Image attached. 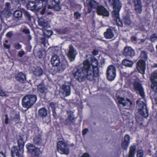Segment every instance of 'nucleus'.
I'll return each mask as SVG.
<instances>
[{"label": "nucleus", "mask_w": 157, "mask_h": 157, "mask_svg": "<svg viewBox=\"0 0 157 157\" xmlns=\"http://www.w3.org/2000/svg\"><path fill=\"white\" fill-rule=\"evenodd\" d=\"M84 68L85 69V78L91 81L98 76L99 71L98 67L93 66L89 60H86L84 61Z\"/></svg>", "instance_id": "obj_1"}, {"label": "nucleus", "mask_w": 157, "mask_h": 157, "mask_svg": "<svg viewBox=\"0 0 157 157\" xmlns=\"http://www.w3.org/2000/svg\"><path fill=\"white\" fill-rule=\"evenodd\" d=\"M48 2L44 0H36L35 2L29 1L27 4V8L32 10H39L41 9L40 13L43 15L45 13Z\"/></svg>", "instance_id": "obj_2"}, {"label": "nucleus", "mask_w": 157, "mask_h": 157, "mask_svg": "<svg viewBox=\"0 0 157 157\" xmlns=\"http://www.w3.org/2000/svg\"><path fill=\"white\" fill-rule=\"evenodd\" d=\"M109 4L113 6V10L112 11L113 18L115 19L117 25L120 26L123 25L122 23L120 21L119 12L122 7V4L119 0H108Z\"/></svg>", "instance_id": "obj_3"}, {"label": "nucleus", "mask_w": 157, "mask_h": 157, "mask_svg": "<svg viewBox=\"0 0 157 157\" xmlns=\"http://www.w3.org/2000/svg\"><path fill=\"white\" fill-rule=\"evenodd\" d=\"M37 98L34 95H28L23 98L22 101L24 108L29 109L32 106L36 101Z\"/></svg>", "instance_id": "obj_4"}, {"label": "nucleus", "mask_w": 157, "mask_h": 157, "mask_svg": "<svg viewBox=\"0 0 157 157\" xmlns=\"http://www.w3.org/2000/svg\"><path fill=\"white\" fill-rule=\"evenodd\" d=\"M141 60H139L137 63V68L139 71L142 74L145 73V64L144 62L147 58V54L146 52L143 51L140 56Z\"/></svg>", "instance_id": "obj_5"}, {"label": "nucleus", "mask_w": 157, "mask_h": 157, "mask_svg": "<svg viewBox=\"0 0 157 157\" xmlns=\"http://www.w3.org/2000/svg\"><path fill=\"white\" fill-rule=\"evenodd\" d=\"M85 69L84 68V62L83 66L82 67H78L76 71L73 73L74 77L79 82H82L85 79Z\"/></svg>", "instance_id": "obj_6"}, {"label": "nucleus", "mask_w": 157, "mask_h": 157, "mask_svg": "<svg viewBox=\"0 0 157 157\" xmlns=\"http://www.w3.org/2000/svg\"><path fill=\"white\" fill-rule=\"evenodd\" d=\"M136 103L139 104L138 111L140 114L144 117H148V113L144 99L138 100L136 101Z\"/></svg>", "instance_id": "obj_7"}, {"label": "nucleus", "mask_w": 157, "mask_h": 157, "mask_svg": "<svg viewBox=\"0 0 157 157\" xmlns=\"http://www.w3.org/2000/svg\"><path fill=\"white\" fill-rule=\"evenodd\" d=\"M57 151L61 154L68 155L69 151L67 144L63 141H60L57 144Z\"/></svg>", "instance_id": "obj_8"}, {"label": "nucleus", "mask_w": 157, "mask_h": 157, "mask_svg": "<svg viewBox=\"0 0 157 157\" xmlns=\"http://www.w3.org/2000/svg\"><path fill=\"white\" fill-rule=\"evenodd\" d=\"M106 75L108 80L110 81L113 80L116 76V69L112 65L109 66L107 69Z\"/></svg>", "instance_id": "obj_9"}, {"label": "nucleus", "mask_w": 157, "mask_h": 157, "mask_svg": "<svg viewBox=\"0 0 157 157\" xmlns=\"http://www.w3.org/2000/svg\"><path fill=\"white\" fill-rule=\"evenodd\" d=\"M22 14L25 16L29 18L30 15L29 13L25 10L22 9L21 11L19 10H15L13 13V16L15 20L18 21L21 19L22 17Z\"/></svg>", "instance_id": "obj_10"}, {"label": "nucleus", "mask_w": 157, "mask_h": 157, "mask_svg": "<svg viewBox=\"0 0 157 157\" xmlns=\"http://www.w3.org/2000/svg\"><path fill=\"white\" fill-rule=\"evenodd\" d=\"M133 89L137 93H138L142 98L140 99L144 100V97L143 89L141 84L138 81H135L133 84Z\"/></svg>", "instance_id": "obj_11"}, {"label": "nucleus", "mask_w": 157, "mask_h": 157, "mask_svg": "<svg viewBox=\"0 0 157 157\" xmlns=\"http://www.w3.org/2000/svg\"><path fill=\"white\" fill-rule=\"evenodd\" d=\"M86 4L88 7V13H90L93 9H95L98 6V3L95 0H87ZM95 10H94V11Z\"/></svg>", "instance_id": "obj_12"}, {"label": "nucleus", "mask_w": 157, "mask_h": 157, "mask_svg": "<svg viewBox=\"0 0 157 157\" xmlns=\"http://www.w3.org/2000/svg\"><path fill=\"white\" fill-rule=\"evenodd\" d=\"M70 83L68 82H66L62 86V93L64 96H69L71 94Z\"/></svg>", "instance_id": "obj_13"}, {"label": "nucleus", "mask_w": 157, "mask_h": 157, "mask_svg": "<svg viewBox=\"0 0 157 157\" xmlns=\"http://www.w3.org/2000/svg\"><path fill=\"white\" fill-rule=\"evenodd\" d=\"M151 81L152 82L151 88L157 92V70L155 71L153 75H151Z\"/></svg>", "instance_id": "obj_14"}, {"label": "nucleus", "mask_w": 157, "mask_h": 157, "mask_svg": "<svg viewBox=\"0 0 157 157\" xmlns=\"http://www.w3.org/2000/svg\"><path fill=\"white\" fill-rule=\"evenodd\" d=\"M120 105H122L123 106H130L132 105V102L128 99L125 100L123 98L118 97L116 100Z\"/></svg>", "instance_id": "obj_15"}, {"label": "nucleus", "mask_w": 157, "mask_h": 157, "mask_svg": "<svg viewBox=\"0 0 157 157\" xmlns=\"http://www.w3.org/2000/svg\"><path fill=\"white\" fill-rule=\"evenodd\" d=\"M130 137L128 134L125 135L122 143L121 147L124 149H127L130 143Z\"/></svg>", "instance_id": "obj_16"}, {"label": "nucleus", "mask_w": 157, "mask_h": 157, "mask_svg": "<svg viewBox=\"0 0 157 157\" xmlns=\"http://www.w3.org/2000/svg\"><path fill=\"white\" fill-rule=\"evenodd\" d=\"M97 12L98 15L108 16L109 13L108 11L103 6H98L97 8Z\"/></svg>", "instance_id": "obj_17"}, {"label": "nucleus", "mask_w": 157, "mask_h": 157, "mask_svg": "<svg viewBox=\"0 0 157 157\" xmlns=\"http://www.w3.org/2000/svg\"><path fill=\"white\" fill-rule=\"evenodd\" d=\"M124 54L126 56L132 57L135 54L134 50L130 47L127 46L124 48Z\"/></svg>", "instance_id": "obj_18"}, {"label": "nucleus", "mask_w": 157, "mask_h": 157, "mask_svg": "<svg viewBox=\"0 0 157 157\" xmlns=\"http://www.w3.org/2000/svg\"><path fill=\"white\" fill-rule=\"evenodd\" d=\"M51 61L53 67H57L60 63L59 58L56 55H54L52 56Z\"/></svg>", "instance_id": "obj_19"}, {"label": "nucleus", "mask_w": 157, "mask_h": 157, "mask_svg": "<svg viewBox=\"0 0 157 157\" xmlns=\"http://www.w3.org/2000/svg\"><path fill=\"white\" fill-rule=\"evenodd\" d=\"M77 53L75 52L73 47L71 45L69 47V50L67 56L71 61H73L75 59V56Z\"/></svg>", "instance_id": "obj_20"}, {"label": "nucleus", "mask_w": 157, "mask_h": 157, "mask_svg": "<svg viewBox=\"0 0 157 157\" xmlns=\"http://www.w3.org/2000/svg\"><path fill=\"white\" fill-rule=\"evenodd\" d=\"M105 37L107 39H111L114 36V33L112 29L110 28L107 29L106 32L104 33Z\"/></svg>", "instance_id": "obj_21"}, {"label": "nucleus", "mask_w": 157, "mask_h": 157, "mask_svg": "<svg viewBox=\"0 0 157 157\" xmlns=\"http://www.w3.org/2000/svg\"><path fill=\"white\" fill-rule=\"evenodd\" d=\"M10 3H6V7L4 10L3 11V13L6 17H8L11 15L10 11Z\"/></svg>", "instance_id": "obj_22"}, {"label": "nucleus", "mask_w": 157, "mask_h": 157, "mask_svg": "<svg viewBox=\"0 0 157 157\" xmlns=\"http://www.w3.org/2000/svg\"><path fill=\"white\" fill-rule=\"evenodd\" d=\"M68 117L66 121V124L67 125H70L73 123L74 119L73 114V113L71 111H68L67 112Z\"/></svg>", "instance_id": "obj_23"}, {"label": "nucleus", "mask_w": 157, "mask_h": 157, "mask_svg": "<svg viewBox=\"0 0 157 157\" xmlns=\"http://www.w3.org/2000/svg\"><path fill=\"white\" fill-rule=\"evenodd\" d=\"M16 80L23 82L26 80L25 76L22 73L20 72L15 76Z\"/></svg>", "instance_id": "obj_24"}, {"label": "nucleus", "mask_w": 157, "mask_h": 157, "mask_svg": "<svg viewBox=\"0 0 157 157\" xmlns=\"http://www.w3.org/2000/svg\"><path fill=\"white\" fill-rule=\"evenodd\" d=\"M11 153L13 157H21L17 147L14 146L11 149Z\"/></svg>", "instance_id": "obj_25"}, {"label": "nucleus", "mask_w": 157, "mask_h": 157, "mask_svg": "<svg viewBox=\"0 0 157 157\" xmlns=\"http://www.w3.org/2000/svg\"><path fill=\"white\" fill-rule=\"evenodd\" d=\"M17 139L18 145L21 148V149L20 150V151L23 152V147L25 144L24 140L23 137L20 136L18 137Z\"/></svg>", "instance_id": "obj_26"}, {"label": "nucleus", "mask_w": 157, "mask_h": 157, "mask_svg": "<svg viewBox=\"0 0 157 157\" xmlns=\"http://www.w3.org/2000/svg\"><path fill=\"white\" fill-rule=\"evenodd\" d=\"M43 73L42 69L39 67H37L33 71V74L36 76H40Z\"/></svg>", "instance_id": "obj_27"}, {"label": "nucleus", "mask_w": 157, "mask_h": 157, "mask_svg": "<svg viewBox=\"0 0 157 157\" xmlns=\"http://www.w3.org/2000/svg\"><path fill=\"white\" fill-rule=\"evenodd\" d=\"M38 114L41 117H45L47 114V110L45 108H42L39 110Z\"/></svg>", "instance_id": "obj_28"}, {"label": "nucleus", "mask_w": 157, "mask_h": 157, "mask_svg": "<svg viewBox=\"0 0 157 157\" xmlns=\"http://www.w3.org/2000/svg\"><path fill=\"white\" fill-rule=\"evenodd\" d=\"M38 22L39 25L43 28H45L47 25V23L43 18H40L38 20Z\"/></svg>", "instance_id": "obj_29"}, {"label": "nucleus", "mask_w": 157, "mask_h": 157, "mask_svg": "<svg viewBox=\"0 0 157 157\" xmlns=\"http://www.w3.org/2000/svg\"><path fill=\"white\" fill-rule=\"evenodd\" d=\"M122 63L123 65L129 67H132L133 64L132 61L126 59L123 61Z\"/></svg>", "instance_id": "obj_30"}, {"label": "nucleus", "mask_w": 157, "mask_h": 157, "mask_svg": "<svg viewBox=\"0 0 157 157\" xmlns=\"http://www.w3.org/2000/svg\"><path fill=\"white\" fill-rule=\"evenodd\" d=\"M66 67L67 63L66 62L62 63L58 67L57 69L59 71L62 72L66 69Z\"/></svg>", "instance_id": "obj_31"}, {"label": "nucleus", "mask_w": 157, "mask_h": 157, "mask_svg": "<svg viewBox=\"0 0 157 157\" xmlns=\"http://www.w3.org/2000/svg\"><path fill=\"white\" fill-rule=\"evenodd\" d=\"M34 142L35 144L40 145L42 143V140L40 136H37L34 139Z\"/></svg>", "instance_id": "obj_32"}, {"label": "nucleus", "mask_w": 157, "mask_h": 157, "mask_svg": "<svg viewBox=\"0 0 157 157\" xmlns=\"http://www.w3.org/2000/svg\"><path fill=\"white\" fill-rule=\"evenodd\" d=\"M37 90L40 93H43L46 90L43 83H41L37 86Z\"/></svg>", "instance_id": "obj_33"}, {"label": "nucleus", "mask_w": 157, "mask_h": 157, "mask_svg": "<svg viewBox=\"0 0 157 157\" xmlns=\"http://www.w3.org/2000/svg\"><path fill=\"white\" fill-rule=\"evenodd\" d=\"M135 149L136 147L134 146H132L130 147L128 157H134Z\"/></svg>", "instance_id": "obj_34"}, {"label": "nucleus", "mask_w": 157, "mask_h": 157, "mask_svg": "<svg viewBox=\"0 0 157 157\" xmlns=\"http://www.w3.org/2000/svg\"><path fill=\"white\" fill-rule=\"evenodd\" d=\"M123 22L125 25H130L132 23V21L130 18L128 16L124 17L123 20Z\"/></svg>", "instance_id": "obj_35"}, {"label": "nucleus", "mask_w": 157, "mask_h": 157, "mask_svg": "<svg viewBox=\"0 0 157 157\" xmlns=\"http://www.w3.org/2000/svg\"><path fill=\"white\" fill-rule=\"evenodd\" d=\"M26 146L28 151L31 153L33 152V151L36 148L30 144H28L26 145Z\"/></svg>", "instance_id": "obj_36"}, {"label": "nucleus", "mask_w": 157, "mask_h": 157, "mask_svg": "<svg viewBox=\"0 0 157 157\" xmlns=\"http://www.w3.org/2000/svg\"><path fill=\"white\" fill-rule=\"evenodd\" d=\"M40 153L41 151L38 148H36L32 154L34 155L35 156H38Z\"/></svg>", "instance_id": "obj_37"}, {"label": "nucleus", "mask_w": 157, "mask_h": 157, "mask_svg": "<svg viewBox=\"0 0 157 157\" xmlns=\"http://www.w3.org/2000/svg\"><path fill=\"white\" fill-rule=\"evenodd\" d=\"M144 153L143 150L141 149L138 150L137 153V157H144Z\"/></svg>", "instance_id": "obj_38"}, {"label": "nucleus", "mask_w": 157, "mask_h": 157, "mask_svg": "<svg viewBox=\"0 0 157 157\" xmlns=\"http://www.w3.org/2000/svg\"><path fill=\"white\" fill-rule=\"evenodd\" d=\"M150 39L152 42L157 40V34H154L152 35L150 37Z\"/></svg>", "instance_id": "obj_39"}, {"label": "nucleus", "mask_w": 157, "mask_h": 157, "mask_svg": "<svg viewBox=\"0 0 157 157\" xmlns=\"http://www.w3.org/2000/svg\"><path fill=\"white\" fill-rule=\"evenodd\" d=\"M53 4L54 5V8L55 10L57 11H59L60 10L61 7L59 4H55L53 3Z\"/></svg>", "instance_id": "obj_40"}, {"label": "nucleus", "mask_w": 157, "mask_h": 157, "mask_svg": "<svg viewBox=\"0 0 157 157\" xmlns=\"http://www.w3.org/2000/svg\"><path fill=\"white\" fill-rule=\"evenodd\" d=\"M20 116L19 114H16L14 118V121L16 122H18L19 121Z\"/></svg>", "instance_id": "obj_41"}, {"label": "nucleus", "mask_w": 157, "mask_h": 157, "mask_svg": "<svg viewBox=\"0 0 157 157\" xmlns=\"http://www.w3.org/2000/svg\"><path fill=\"white\" fill-rule=\"evenodd\" d=\"M14 48L17 50L20 49L21 48V46L19 43L16 44H14Z\"/></svg>", "instance_id": "obj_42"}, {"label": "nucleus", "mask_w": 157, "mask_h": 157, "mask_svg": "<svg viewBox=\"0 0 157 157\" xmlns=\"http://www.w3.org/2000/svg\"><path fill=\"white\" fill-rule=\"evenodd\" d=\"M25 54V52L22 50L19 51L18 53V55L20 57H22Z\"/></svg>", "instance_id": "obj_43"}, {"label": "nucleus", "mask_w": 157, "mask_h": 157, "mask_svg": "<svg viewBox=\"0 0 157 157\" xmlns=\"http://www.w3.org/2000/svg\"><path fill=\"white\" fill-rule=\"evenodd\" d=\"M145 39H137V41L136 42V44H141L145 42Z\"/></svg>", "instance_id": "obj_44"}, {"label": "nucleus", "mask_w": 157, "mask_h": 157, "mask_svg": "<svg viewBox=\"0 0 157 157\" xmlns=\"http://www.w3.org/2000/svg\"><path fill=\"white\" fill-rule=\"evenodd\" d=\"M75 16L76 19H78L81 17V15L78 12H76L75 13Z\"/></svg>", "instance_id": "obj_45"}, {"label": "nucleus", "mask_w": 157, "mask_h": 157, "mask_svg": "<svg viewBox=\"0 0 157 157\" xmlns=\"http://www.w3.org/2000/svg\"><path fill=\"white\" fill-rule=\"evenodd\" d=\"M13 33L12 31H10L8 32L6 34V36L10 38L13 34Z\"/></svg>", "instance_id": "obj_46"}, {"label": "nucleus", "mask_w": 157, "mask_h": 157, "mask_svg": "<svg viewBox=\"0 0 157 157\" xmlns=\"http://www.w3.org/2000/svg\"><path fill=\"white\" fill-rule=\"evenodd\" d=\"M0 96L4 97L6 96V94L0 89Z\"/></svg>", "instance_id": "obj_47"}, {"label": "nucleus", "mask_w": 157, "mask_h": 157, "mask_svg": "<svg viewBox=\"0 0 157 157\" xmlns=\"http://www.w3.org/2000/svg\"><path fill=\"white\" fill-rule=\"evenodd\" d=\"M5 117L6 118L5 119L4 122L6 124H7L8 123L9 119L8 117V115L7 114L5 115Z\"/></svg>", "instance_id": "obj_48"}, {"label": "nucleus", "mask_w": 157, "mask_h": 157, "mask_svg": "<svg viewBox=\"0 0 157 157\" xmlns=\"http://www.w3.org/2000/svg\"><path fill=\"white\" fill-rule=\"evenodd\" d=\"M131 40L132 42L136 44V42L137 41V39L135 36H132L131 37Z\"/></svg>", "instance_id": "obj_49"}, {"label": "nucleus", "mask_w": 157, "mask_h": 157, "mask_svg": "<svg viewBox=\"0 0 157 157\" xmlns=\"http://www.w3.org/2000/svg\"><path fill=\"white\" fill-rule=\"evenodd\" d=\"M23 32L26 34H29L30 33V31L28 29H24L23 30Z\"/></svg>", "instance_id": "obj_50"}, {"label": "nucleus", "mask_w": 157, "mask_h": 157, "mask_svg": "<svg viewBox=\"0 0 157 157\" xmlns=\"http://www.w3.org/2000/svg\"><path fill=\"white\" fill-rule=\"evenodd\" d=\"M98 51L96 50H94L93 52V54L94 56L98 55Z\"/></svg>", "instance_id": "obj_51"}, {"label": "nucleus", "mask_w": 157, "mask_h": 157, "mask_svg": "<svg viewBox=\"0 0 157 157\" xmlns=\"http://www.w3.org/2000/svg\"><path fill=\"white\" fill-rule=\"evenodd\" d=\"M88 130L87 128H86L82 131V134L84 135L86 134L88 131Z\"/></svg>", "instance_id": "obj_52"}, {"label": "nucleus", "mask_w": 157, "mask_h": 157, "mask_svg": "<svg viewBox=\"0 0 157 157\" xmlns=\"http://www.w3.org/2000/svg\"><path fill=\"white\" fill-rule=\"evenodd\" d=\"M37 56H39V58H42V54L41 51H40L38 52Z\"/></svg>", "instance_id": "obj_53"}, {"label": "nucleus", "mask_w": 157, "mask_h": 157, "mask_svg": "<svg viewBox=\"0 0 157 157\" xmlns=\"http://www.w3.org/2000/svg\"><path fill=\"white\" fill-rule=\"evenodd\" d=\"M80 157H90V156L88 153H85Z\"/></svg>", "instance_id": "obj_54"}, {"label": "nucleus", "mask_w": 157, "mask_h": 157, "mask_svg": "<svg viewBox=\"0 0 157 157\" xmlns=\"http://www.w3.org/2000/svg\"><path fill=\"white\" fill-rule=\"evenodd\" d=\"M0 157H5V155L3 153L0 151Z\"/></svg>", "instance_id": "obj_55"}, {"label": "nucleus", "mask_w": 157, "mask_h": 157, "mask_svg": "<svg viewBox=\"0 0 157 157\" xmlns=\"http://www.w3.org/2000/svg\"><path fill=\"white\" fill-rule=\"evenodd\" d=\"M53 2L55 3V4H58L59 3V0H54Z\"/></svg>", "instance_id": "obj_56"}, {"label": "nucleus", "mask_w": 157, "mask_h": 157, "mask_svg": "<svg viewBox=\"0 0 157 157\" xmlns=\"http://www.w3.org/2000/svg\"><path fill=\"white\" fill-rule=\"evenodd\" d=\"M4 47L7 49H9L10 48V45L8 44H4Z\"/></svg>", "instance_id": "obj_57"}, {"label": "nucleus", "mask_w": 157, "mask_h": 157, "mask_svg": "<svg viewBox=\"0 0 157 157\" xmlns=\"http://www.w3.org/2000/svg\"><path fill=\"white\" fill-rule=\"evenodd\" d=\"M53 116L55 118H56V112L54 110H53Z\"/></svg>", "instance_id": "obj_58"}, {"label": "nucleus", "mask_w": 157, "mask_h": 157, "mask_svg": "<svg viewBox=\"0 0 157 157\" xmlns=\"http://www.w3.org/2000/svg\"><path fill=\"white\" fill-rule=\"evenodd\" d=\"M120 108V110L121 111V113L122 114H125V115H126V113H123L124 112V111H123V109H121Z\"/></svg>", "instance_id": "obj_59"}, {"label": "nucleus", "mask_w": 157, "mask_h": 157, "mask_svg": "<svg viewBox=\"0 0 157 157\" xmlns=\"http://www.w3.org/2000/svg\"><path fill=\"white\" fill-rule=\"evenodd\" d=\"M48 9H51L53 8V7L52 6H51L50 5H48Z\"/></svg>", "instance_id": "obj_60"}, {"label": "nucleus", "mask_w": 157, "mask_h": 157, "mask_svg": "<svg viewBox=\"0 0 157 157\" xmlns=\"http://www.w3.org/2000/svg\"><path fill=\"white\" fill-rule=\"evenodd\" d=\"M27 38L29 40H31L32 38L31 36L30 35H28L27 36Z\"/></svg>", "instance_id": "obj_61"}, {"label": "nucleus", "mask_w": 157, "mask_h": 157, "mask_svg": "<svg viewBox=\"0 0 157 157\" xmlns=\"http://www.w3.org/2000/svg\"><path fill=\"white\" fill-rule=\"evenodd\" d=\"M19 2L21 1L23 3H25L26 2V0H18Z\"/></svg>", "instance_id": "obj_62"}, {"label": "nucleus", "mask_w": 157, "mask_h": 157, "mask_svg": "<svg viewBox=\"0 0 157 157\" xmlns=\"http://www.w3.org/2000/svg\"><path fill=\"white\" fill-rule=\"evenodd\" d=\"M154 50V48H153V47L152 46H151L150 51L151 52H152Z\"/></svg>", "instance_id": "obj_63"}, {"label": "nucleus", "mask_w": 157, "mask_h": 157, "mask_svg": "<svg viewBox=\"0 0 157 157\" xmlns=\"http://www.w3.org/2000/svg\"><path fill=\"white\" fill-rule=\"evenodd\" d=\"M2 30V26L1 25H0V31L1 30Z\"/></svg>", "instance_id": "obj_64"}]
</instances>
